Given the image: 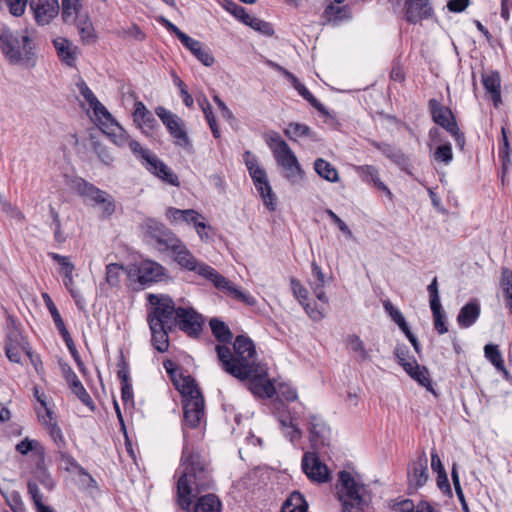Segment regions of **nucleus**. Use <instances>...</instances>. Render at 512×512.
Returning <instances> with one entry per match:
<instances>
[{"mask_svg": "<svg viewBox=\"0 0 512 512\" xmlns=\"http://www.w3.org/2000/svg\"><path fill=\"white\" fill-rule=\"evenodd\" d=\"M432 120L446 131L457 125L455 116L450 108L443 106L437 99H430L428 102Z\"/></svg>", "mask_w": 512, "mask_h": 512, "instance_id": "20", "label": "nucleus"}, {"mask_svg": "<svg viewBox=\"0 0 512 512\" xmlns=\"http://www.w3.org/2000/svg\"><path fill=\"white\" fill-rule=\"evenodd\" d=\"M133 119L134 122L141 128V129H150L153 130L157 126V121L152 114L151 111H149L143 102L136 101L134 105V112H133Z\"/></svg>", "mask_w": 512, "mask_h": 512, "instance_id": "31", "label": "nucleus"}, {"mask_svg": "<svg viewBox=\"0 0 512 512\" xmlns=\"http://www.w3.org/2000/svg\"><path fill=\"white\" fill-rule=\"evenodd\" d=\"M247 26H250L254 30L262 33L266 36H272L274 34L273 26L262 19L252 16Z\"/></svg>", "mask_w": 512, "mask_h": 512, "instance_id": "57", "label": "nucleus"}, {"mask_svg": "<svg viewBox=\"0 0 512 512\" xmlns=\"http://www.w3.org/2000/svg\"><path fill=\"white\" fill-rule=\"evenodd\" d=\"M432 314H433V320H434V328L439 334H445L448 332V327L446 325V316L445 313L442 310V306L435 305L430 306Z\"/></svg>", "mask_w": 512, "mask_h": 512, "instance_id": "50", "label": "nucleus"}, {"mask_svg": "<svg viewBox=\"0 0 512 512\" xmlns=\"http://www.w3.org/2000/svg\"><path fill=\"white\" fill-rule=\"evenodd\" d=\"M210 328L212 334L221 343H230L233 339V334L229 327L221 320L213 318L210 320Z\"/></svg>", "mask_w": 512, "mask_h": 512, "instance_id": "42", "label": "nucleus"}, {"mask_svg": "<svg viewBox=\"0 0 512 512\" xmlns=\"http://www.w3.org/2000/svg\"><path fill=\"white\" fill-rule=\"evenodd\" d=\"M404 12L406 21L411 24L429 19L434 14L430 0H405Z\"/></svg>", "mask_w": 512, "mask_h": 512, "instance_id": "17", "label": "nucleus"}, {"mask_svg": "<svg viewBox=\"0 0 512 512\" xmlns=\"http://www.w3.org/2000/svg\"><path fill=\"white\" fill-rule=\"evenodd\" d=\"M0 50L12 65L33 68L37 63L35 32L28 28L13 32L7 26L0 31Z\"/></svg>", "mask_w": 512, "mask_h": 512, "instance_id": "3", "label": "nucleus"}, {"mask_svg": "<svg viewBox=\"0 0 512 512\" xmlns=\"http://www.w3.org/2000/svg\"><path fill=\"white\" fill-rule=\"evenodd\" d=\"M151 331V344L160 353H164L169 348V332L174 328L168 326L155 325L148 323Z\"/></svg>", "mask_w": 512, "mask_h": 512, "instance_id": "28", "label": "nucleus"}, {"mask_svg": "<svg viewBox=\"0 0 512 512\" xmlns=\"http://www.w3.org/2000/svg\"><path fill=\"white\" fill-rule=\"evenodd\" d=\"M278 420L283 433L292 443L302 438V430L296 424V416L279 415Z\"/></svg>", "mask_w": 512, "mask_h": 512, "instance_id": "34", "label": "nucleus"}, {"mask_svg": "<svg viewBox=\"0 0 512 512\" xmlns=\"http://www.w3.org/2000/svg\"><path fill=\"white\" fill-rule=\"evenodd\" d=\"M16 451L21 455H27L29 452H34L40 457V460H44L45 449L41 443L37 440H31L28 437L24 438L16 445Z\"/></svg>", "mask_w": 512, "mask_h": 512, "instance_id": "43", "label": "nucleus"}, {"mask_svg": "<svg viewBox=\"0 0 512 512\" xmlns=\"http://www.w3.org/2000/svg\"><path fill=\"white\" fill-rule=\"evenodd\" d=\"M408 358L409 356L404 357V360L402 362H398V364L402 366L405 372L420 385L429 387L431 385V380L428 369L425 366H420L414 357H411L410 360Z\"/></svg>", "mask_w": 512, "mask_h": 512, "instance_id": "25", "label": "nucleus"}, {"mask_svg": "<svg viewBox=\"0 0 512 512\" xmlns=\"http://www.w3.org/2000/svg\"><path fill=\"white\" fill-rule=\"evenodd\" d=\"M429 479L428 459L423 452L409 467L408 481L410 487L420 488L426 484Z\"/></svg>", "mask_w": 512, "mask_h": 512, "instance_id": "21", "label": "nucleus"}, {"mask_svg": "<svg viewBox=\"0 0 512 512\" xmlns=\"http://www.w3.org/2000/svg\"><path fill=\"white\" fill-rule=\"evenodd\" d=\"M174 385L182 396L183 427L197 428L205 416V401L196 380L184 376L174 380ZM183 435L184 446L177 470V502L183 510L190 511L192 499L209 489L213 480L209 461L187 443L185 428Z\"/></svg>", "mask_w": 512, "mask_h": 512, "instance_id": "1", "label": "nucleus"}, {"mask_svg": "<svg viewBox=\"0 0 512 512\" xmlns=\"http://www.w3.org/2000/svg\"><path fill=\"white\" fill-rule=\"evenodd\" d=\"M284 134L291 141H297L298 138L308 137L312 140H318L314 132L311 131L310 127L306 124L298 123V122H290L287 127L284 129Z\"/></svg>", "mask_w": 512, "mask_h": 512, "instance_id": "37", "label": "nucleus"}, {"mask_svg": "<svg viewBox=\"0 0 512 512\" xmlns=\"http://www.w3.org/2000/svg\"><path fill=\"white\" fill-rule=\"evenodd\" d=\"M481 312L480 304L477 300H471L466 303L459 311L457 323L461 328H469L479 318Z\"/></svg>", "mask_w": 512, "mask_h": 512, "instance_id": "30", "label": "nucleus"}, {"mask_svg": "<svg viewBox=\"0 0 512 512\" xmlns=\"http://www.w3.org/2000/svg\"><path fill=\"white\" fill-rule=\"evenodd\" d=\"M215 350L222 369L235 378H243L252 372L263 373L262 364L257 361L255 345L246 336L236 337L234 353L225 345H217Z\"/></svg>", "mask_w": 512, "mask_h": 512, "instance_id": "2", "label": "nucleus"}, {"mask_svg": "<svg viewBox=\"0 0 512 512\" xmlns=\"http://www.w3.org/2000/svg\"><path fill=\"white\" fill-rule=\"evenodd\" d=\"M309 441L314 450H319L329 445L330 428L317 415L311 414L308 418Z\"/></svg>", "mask_w": 512, "mask_h": 512, "instance_id": "13", "label": "nucleus"}, {"mask_svg": "<svg viewBox=\"0 0 512 512\" xmlns=\"http://www.w3.org/2000/svg\"><path fill=\"white\" fill-rule=\"evenodd\" d=\"M147 300L152 306L147 315L148 323L168 326V328L176 327L177 307L169 295L148 294Z\"/></svg>", "mask_w": 512, "mask_h": 512, "instance_id": "5", "label": "nucleus"}, {"mask_svg": "<svg viewBox=\"0 0 512 512\" xmlns=\"http://www.w3.org/2000/svg\"><path fill=\"white\" fill-rule=\"evenodd\" d=\"M214 280L212 284L221 292L227 294L228 296L236 299L248 306H255L257 304V300L249 293H245L237 288L230 280L225 278L220 273L213 274Z\"/></svg>", "mask_w": 512, "mask_h": 512, "instance_id": "16", "label": "nucleus"}, {"mask_svg": "<svg viewBox=\"0 0 512 512\" xmlns=\"http://www.w3.org/2000/svg\"><path fill=\"white\" fill-rule=\"evenodd\" d=\"M73 187L81 197L92 203L97 197H102L104 195V190L99 189L94 184L83 178H76L73 181Z\"/></svg>", "mask_w": 512, "mask_h": 512, "instance_id": "33", "label": "nucleus"}, {"mask_svg": "<svg viewBox=\"0 0 512 512\" xmlns=\"http://www.w3.org/2000/svg\"><path fill=\"white\" fill-rule=\"evenodd\" d=\"M433 158L436 162L448 165L453 160L452 146L449 142L439 144L434 153Z\"/></svg>", "mask_w": 512, "mask_h": 512, "instance_id": "48", "label": "nucleus"}, {"mask_svg": "<svg viewBox=\"0 0 512 512\" xmlns=\"http://www.w3.org/2000/svg\"><path fill=\"white\" fill-rule=\"evenodd\" d=\"M146 231L156 241L160 250H170L172 246L179 243L180 238L172 230L156 220L149 219L146 222Z\"/></svg>", "mask_w": 512, "mask_h": 512, "instance_id": "12", "label": "nucleus"}, {"mask_svg": "<svg viewBox=\"0 0 512 512\" xmlns=\"http://www.w3.org/2000/svg\"><path fill=\"white\" fill-rule=\"evenodd\" d=\"M166 217L172 223L184 222L188 225H192L194 228L196 227L197 223L202 221V218H204L202 214L193 209L181 210L174 207H169L166 210Z\"/></svg>", "mask_w": 512, "mask_h": 512, "instance_id": "26", "label": "nucleus"}, {"mask_svg": "<svg viewBox=\"0 0 512 512\" xmlns=\"http://www.w3.org/2000/svg\"><path fill=\"white\" fill-rule=\"evenodd\" d=\"M482 83L486 92L490 95L495 108L502 103L501 99V79L497 71H492L482 75Z\"/></svg>", "mask_w": 512, "mask_h": 512, "instance_id": "27", "label": "nucleus"}, {"mask_svg": "<svg viewBox=\"0 0 512 512\" xmlns=\"http://www.w3.org/2000/svg\"><path fill=\"white\" fill-rule=\"evenodd\" d=\"M30 9L33 11L35 21L39 25L51 22L59 13L58 0H31Z\"/></svg>", "mask_w": 512, "mask_h": 512, "instance_id": "18", "label": "nucleus"}, {"mask_svg": "<svg viewBox=\"0 0 512 512\" xmlns=\"http://www.w3.org/2000/svg\"><path fill=\"white\" fill-rule=\"evenodd\" d=\"M137 280L142 286L164 281L168 278L167 270L158 262L144 260L136 268Z\"/></svg>", "mask_w": 512, "mask_h": 512, "instance_id": "11", "label": "nucleus"}, {"mask_svg": "<svg viewBox=\"0 0 512 512\" xmlns=\"http://www.w3.org/2000/svg\"><path fill=\"white\" fill-rule=\"evenodd\" d=\"M179 41L188 49L203 65L209 67L214 63V57L209 48L205 47L200 41L190 37L186 33L181 36Z\"/></svg>", "mask_w": 512, "mask_h": 512, "instance_id": "24", "label": "nucleus"}, {"mask_svg": "<svg viewBox=\"0 0 512 512\" xmlns=\"http://www.w3.org/2000/svg\"><path fill=\"white\" fill-rule=\"evenodd\" d=\"M202 241L208 242L212 239L211 231L212 227L207 223L206 218H202V221L197 223L194 228Z\"/></svg>", "mask_w": 512, "mask_h": 512, "instance_id": "64", "label": "nucleus"}, {"mask_svg": "<svg viewBox=\"0 0 512 512\" xmlns=\"http://www.w3.org/2000/svg\"><path fill=\"white\" fill-rule=\"evenodd\" d=\"M93 151L104 165H111L114 158L100 142H93Z\"/></svg>", "mask_w": 512, "mask_h": 512, "instance_id": "60", "label": "nucleus"}, {"mask_svg": "<svg viewBox=\"0 0 512 512\" xmlns=\"http://www.w3.org/2000/svg\"><path fill=\"white\" fill-rule=\"evenodd\" d=\"M315 172L328 182L336 183L339 181L337 169L323 158H317L314 162Z\"/></svg>", "mask_w": 512, "mask_h": 512, "instance_id": "38", "label": "nucleus"}, {"mask_svg": "<svg viewBox=\"0 0 512 512\" xmlns=\"http://www.w3.org/2000/svg\"><path fill=\"white\" fill-rule=\"evenodd\" d=\"M244 162L264 205L269 211H275L276 196L272 191L266 171L258 165L257 157L250 151L244 153Z\"/></svg>", "mask_w": 512, "mask_h": 512, "instance_id": "6", "label": "nucleus"}, {"mask_svg": "<svg viewBox=\"0 0 512 512\" xmlns=\"http://www.w3.org/2000/svg\"><path fill=\"white\" fill-rule=\"evenodd\" d=\"M128 146L143 166L155 155L149 149L142 147V145L136 140L130 139V141H128Z\"/></svg>", "mask_w": 512, "mask_h": 512, "instance_id": "49", "label": "nucleus"}, {"mask_svg": "<svg viewBox=\"0 0 512 512\" xmlns=\"http://www.w3.org/2000/svg\"><path fill=\"white\" fill-rule=\"evenodd\" d=\"M307 509L308 505L303 495L298 491H294L283 503L281 512H307Z\"/></svg>", "mask_w": 512, "mask_h": 512, "instance_id": "39", "label": "nucleus"}, {"mask_svg": "<svg viewBox=\"0 0 512 512\" xmlns=\"http://www.w3.org/2000/svg\"><path fill=\"white\" fill-rule=\"evenodd\" d=\"M500 286L504 292L506 306L512 314V270L507 267L501 269Z\"/></svg>", "mask_w": 512, "mask_h": 512, "instance_id": "44", "label": "nucleus"}, {"mask_svg": "<svg viewBox=\"0 0 512 512\" xmlns=\"http://www.w3.org/2000/svg\"><path fill=\"white\" fill-rule=\"evenodd\" d=\"M302 470L314 482L324 483L329 479L327 466L320 461L315 452H306L303 455Z\"/></svg>", "mask_w": 512, "mask_h": 512, "instance_id": "14", "label": "nucleus"}, {"mask_svg": "<svg viewBox=\"0 0 512 512\" xmlns=\"http://www.w3.org/2000/svg\"><path fill=\"white\" fill-rule=\"evenodd\" d=\"M43 298L45 300L47 309L49 310L58 331L66 329L64 321H63L57 307L55 306L52 299L50 298V296L47 293H44Z\"/></svg>", "mask_w": 512, "mask_h": 512, "instance_id": "56", "label": "nucleus"}, {"mask_svg": "<svg viewBox=\"0 0 512 512\" xmlns=\"http://www.w3.org/2000/svg\"><path fill=\"white\" fill-rule=\"evenodd\" d=\"M281 168L284 178H286L291 185H297L304 179L305 173L298 160H295L293 164L290 163Z\"/></svg>", "mask_w": 512, "mask_h": 512, "instance_id": "45", "label": "nucleus"}, {"mask_svg": "<svg viewBox=\"0 0 512 512\" xmlns=\"http://www.w3.org/2000/svg\"><path fill=\"white\" fill-rule=\"evenodd\" d=\"M263 373L260 372H252L249 375L239 378L240 380L249 379V390L257 396L260 397H272L276 393V389L274 385L270 382V380L266 379L267 376V368L262 364Z\"/></svg>", "mask_w": 512, "mask_h": 512, "instance_id": "19", "label": "nucleus"}, {"mask_svg": "<svg viewBox=\"0 0 512 512\" xmlns=\"http://www.w3.org/2000/svg\"><path fill=\"white\" fill-rule=\"evenodd\" d=\"M90 107L93 110L96 119L99 121L102 130H114V128L118 127L116 120L99 100H96V102L90 105Z\"/></svg>", "mask_w": 512, "mask_h": 512, "instance_id": "35", "label": "nucleus"}, {"mask_svg": "<svg viewBox=\"0 0 512 512\" xmlns=\"http://www.w3.org/2000/svg\"><path fill=\"white\" fill-rule=\"evenodd\" d=\"M265 141L271 149L276 163L279 167H284L298 160L295 153L289 147L285 140L281 138L278 132L271 131L265 135Z\"/></svg>", "mask_w": 512, "mask_h": 512, "instance_id": "10", "label": "nucleus"}, {"mask_svg": "<svg viewBox=\"0 0 512 512\" xmlns=\"http://www.w3.org/2000/svg\"><path fill=\"white\" fill-rule=\"evenodd\" d=\"M484 355L487 360L491 362V364L500 372H503L505 375L508 374L504 360L502 357V353L498 347V345L495 344H487L484 347Z\"/></svg>", "mask_w": 512, "mask_h": 512, "instance_id": "40", "label": "nucleus"}, {"mask_svg": "<svg viewBox=\"0 0 512 512\" xmlns=\"http://www.w3.org/2000/svg\"><path fill=\"white\" fill-rule=\"evenodd\" d=\"M222 503L215 494H206L198 498L193 512H221Z\"/></svg>", "mask_w": 512, "mask_h": 512, "instance_id": "36", "label": "nucleus"}, {"mask_svg": "<svg viewBox=\"0 0 512 512\" xmlns=\"http://www.w3.org/2000/svg\"><path fill=\"white\" fill-rule=\"evenodd\" d=\"M93 204L101 207V215L103 218L110 217L116 210L114 198L106 191H104L102 197H97Z\"/></svg>", "mask_w": 512, "mask_h": 512, "instance_id": "47", "label": "nucleus"}, {"mask_svg": "<svg viewBox=\"0 0 512 512\" xmlns=\"http://www.w3.org/2000/svg\"><path fill=\"white\" fill-rule=\"evenodd\" d=\"M174 254V261L182 268L188 271H193L198 275L204 277L209 280L211 283L214 280L213 274H217L218 272L211 266L198 262L197 259L193 256L187 246L179 239V243H176L169 250Z\"/></svg>", "mask_w": 512, "mask_h": 512, "instance_id": "7", "label": "nucleus"}, {"mask_svg": "<svg viewBox=\"0 0 512 512\" xmlns=\"http://www.w3.org/2000/svg\"><path fill=\"white\" fill-rule=\"evenodd\" d=\"M11 15L20 17L24 14L28 0H5Z\"/></svg>", "mask_w": 512, "mask_h": 512, "instance_id": "63", "label": "nucleus"}, {"mask_svg": "<svg viewBox=\"0 0 512 512\" xmlns=\"http://www.w3.org/2000/svg\"><path fill=\"white\" fill-rule=\"evenodd\" d=\"M339 484L338 494L342 503V512H363L367 505L364 497L365 487L358 484L347 471L339 473Z\"/></svg>", "mask_w": 512, "mask_h": 512, "instance_id": "4", "label": "nucleus"}, {"mask_svg": "<svg viewBox=\"0 0 512 512\" xmlns=\"http://www.w3.org/2000/svg\"><path fill=\"white\" fill-rule=\"evenodd\" d=\"M124 270L123 265L118 263H110L106 266V277L107 284L111 287H116L120 283V276Z\"/></svg>", "mask_w": 512, "mask_h": 512, "instance_id": "51", "label": "nucleus"}, {"mask_svg": "<svg viewBox=\"0 0 512 512\" xmlns=\"http://www.w3.org/2000/svg\"><path fill=\"white\" fill-rule=\"evenodd\" d=\"M50 424L51 425L49 426L48 430L50 437L52 438V440L54 441L55 445L59 450L64 449L66 446V442L64 440L61 428L58 426L57 423Z\"/></svg>", "mask_w": 512, "mask_h": 512, "instance_id": "62", "label": "nucleus"}, {"mask_svg": "<svg viewBox=\"0 0 512 512\" xmlns=\"http://www.w3.org/2000/svg\"><path fill=\"white\" fill-rule=\"evenodd\" d=\"M54 47L60 60L69 67H74L76 62V53L72 44L65 38H56L53 40Z\"/></svg>", "mask_w": 512, "mask_h": 512, "instance_id": "32", "label": "nucleus"}, {"mask_svg": "<svg viewBox=\"0 0 512 512\" xmlns=\"http://www.w3.org/2000/svg\"><path fill=\"white\" fill-rule=\"evenodd\" d=\"M0 204L3 212H5L9 217L19 221H23L25 219L24 214L2 196H0Z\"/></svg>", "mask_w": 512, "mask_h": 512, "instance_id": "59", "label": "nucleus"}, {"mask_svg": "<svg viewBox=\"0 0 512 512\" xmlns=\"http://www.w3.org/2000/svg\"><path fill=\"white\" fill-rule=\"evenodd\" d=\"M144 167L163 182L176 187L180 185L178 176L156 154Z\"/></svg>", "mask_w": 512, "mask_h": 512, "instance_id": "22", "label": "nucleus"}, {"mask_svg": "<svg viewBox=\"0 0 512 512\" xmlns=\"http://www.w3.org/2000/svg\"><path fill=\"white\" fill-rule=\"evenodd\" d=\"M35 475L37 480L47 489L52 490L54 488V481L51 477V475L47 472V470L41 466L40 464H37V468L35 471Z\"/></svg>", "mask_w": 512, "mask_h": 512, "instance_id": "61", "label": "nucleus"}, {"mask_svg": "<svg viewBox=\"0 0 512 512\" xmlns=\"http://www.w3.org/2000/svg\"><path fill=\"white\" fill-rule=\"evenodd\" d=\"M347 347L357 355L358 359L361 361L368 360L370 358L364 342L360 339V337L356 334H350L346 338Z\"/></svg>", "mask_w": 512, "mask_h": 512, "instance_id": "46", "label": "nucleus"}, {"mask_svg": "<svg viewBox=\"0 0 512 512\" xmlns=\"http://www.w3.org/2000/svg\"><path fill=\"white\" fill-rule=\"evenodd\" d=\"M226 10L230 12L235 18L240 20L242 23L247 25L251 19V15H249L246 11V9L239 4L228 1L225 6Z\"/></svg>", "mask_w": 512, "mask_h": 512, "instance_id": "55", "label": "nucleus"}, {"mask_svg": "<svg viewBox=\"0 0 512 512\" xmlns=\"http://www.w3.org/2000/svg\"><path fill=\"white\" fill-rule=\"evenodd\" d=\"M155 113L173 137L174 143L177 146L190 150L192 143L184 128L182 119L162 106H158L155 109Z\"/></svg>", "mask_w": 512, "mask_h": 512, "instance_id": "8", "label": "nucleus"}, {"mask_svg": "<svg viewBox=\"0 0 512 512\" xmlns=\"http://www.w3.org/2000/svg\"><path fill=\"white\" fill-rule=\"evenodd\" d=\"M82 0H62V18L65 22L77 15L82 7Z\"/></svg>", "mask_w": 512, "mask_h": 512, "instance_id": "53", "label": "nucleus"}, {"mask_svg": "<svg viewBox=\"0 0 512 512\" xmlns=\"http://www.w3.org/2000/svg\"><path fill=\"white\" fill-rule=\"evenodd\" d=\"M370 144L380 151L387 159H389L393 164H395L399 169L406 172L407 174H412L411 172V161L408 155H406L401 149L386 143V142H378L375 140H371Z\"/></svg>", "mask_w": 512, "mask_h": 512, "instance_id": "15", "label": "nucleus"}, {"mask_svg": "<svg viewBox=\"0 0 512 512\" xmlns=\"http://www.w3.org/2000/svg\"><path fill=\"white\" fill-rule=\"evenodd\" d=\"M106 134L114 137L113 142L117 146H125L128 145V141H130L129 135L123 130V128L118 124L117 128L112 129H105L103 130Z\"/></svg>", "mask_w": 512, "mask_h": 512, "instance_id": "58", "label": "nucleus"}, {"mask_svg": "<svg viewBox=\"0 0 512 512\" xmlns=\"http://www.w3.org/2000/svg\"><path fill=\"white\" fill-rule=\"evenodd\" d=\"M290 80L292 81V84L294 86V88L298 91V93L306 100L308 101L311 106H313L316 110H318L319 112L323 113V114H326L327 111L324 107V105L319 102L315 97L314 95L306 88V86L304 84H302L298 79L297 77H295L293 75V77L290 78Z\"/></svg>", "mask_w": 512, "mask_h": 512, "instance_id": "41", "label": "nucleus"}, {"mask_svg": "<svg viewBox=\"0 0 512 512\" xmlns=\"http://www.w3.org/2000/svg\"><path fill=\"white\" fill-rule=\"evenodd\" d=\"M325 283V275L321 267L315 261H313L311 263V280L309 281V285L313 290L316 298L323 303L328 302V297L324 291Z\"/></svg>", "mask_w": 512, "mask_h": 512, "instance_id": "29", "label": "nucleus"}, {"mask_svg": "<svg viewBox=\"0 0 512 512\" xmlns=\"http://www.w3.org/2000/svg\"><path fill=\"white\" fill-rule=\"evenodd\" d=\"M176 327L189 337L197 338L202 332L204 317L192 307H177Z\"/></svg>", "mask_w": 512, "mask_h": 512, "instance_id": "9", "label": "nucleus"}, {"mask_svg": "<svg viewBox=\"0 0 512 512\" xmlns=\"http://www.w3.org/2000/svg\"><path fill=\"white\" fill-rule=\"evenodd\" d=\"M355 170L363 182L367 184H372L374 187L384 192L390 200L393 199V194L391 190L383 181H381L380 173L376 166L361 165L357 166Z\"/></svg>", "mask_w": 512, "mask_h": 512, "instance_id": "23", "label": "nucleus"}, {"mask_svg": "<svg viewBox=\"0 0 512 512\" xmlns=\"http://www.w3.org/2000/svg\"><path fill=\"white\" fill-rule=\"evenodd\" d=\"M71 391L78 397V399L86 406L93 408L94 403L83 384L79 379L68 385Z\"/></svg>", "mask_w": 512, "mask_h": 512, "instance_id": "52", "label": "nucleus"}, {"mask_svg": "<svg viewBox=\"0 0 512 512\" xmlns=\"http://www.w3.org/2000/svg\"><path fill=\"white\" fill-rule=\"evenodd\" d=\"M54 262L59 264L60 273L64 276L65 274H72L75 270V265L71 262L70 257L63 256L55 252H49L47 254Z\"/></svg>", "mask_w": 512, "mask_h": 512, "instance_id": "54", "label": "nucleus"}]
</instances>
